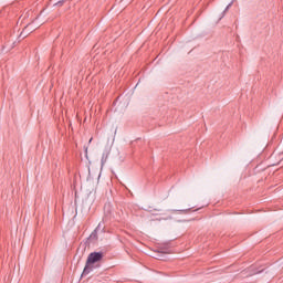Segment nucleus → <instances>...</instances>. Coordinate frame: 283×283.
<instances>
[{
	"mask_svg": "<svg viewBox=\"0 0 283 283\" xmlns=\"http://www.w3.org/2000/svg\"><path fill=\"white\" fill-rule=\"evenodd\" d=\"M103 258V252H92L91 254H88L82 275H90V273L94 271V264H96V262H101Z\"/></svg>",
	"mask_w": 283,
	"mask_h": 283,
	"instance_id": "1",
	"label": "nucleus"
},
{
	"mask_svg": "<svg viewBox=\"0 0 283 283\" xmlns=\"http://www.w3.org/2000/svg\"><path fill=\"white\" fill-rule=\"evenodd\" d=\"M90 143H92V138L90 139Z\"/></svg>",
	"mask_w": 283,
	"mask_h": 283,
	"instance_id": "5",
	"label": "nucleus"
},
{
	"mask_svg": "<svg viewBox=\"0 0 283 283\" xmlns=\"http://www.w3.org/2000/svg\"><path fill=\"white\" fill-rule=\"evenodd\" d=\"M229 8H231V4H229V6L226 8V10H229Z\"/></svg>",
	"mask_w": 283,
	"mask_h": 283,
	"instance_id": "4",
	"label": "nucleus"
},
{
	"mask_svg": "<svg viewBox=\"0 0 283 283\" xmlns=\"http://www.w3.org/2000/svg\"><path fill=\"white\" fill-rule=\"evenodd\" d=\"M108 156H109V153H106V155H103L102 163H106Z\"/></svg>",
	"mask_w": 283,
	"mask_h": 283,
	"instance_id": "2",
	"label": "nucleus"
},
{
	"mask_svg": "<svg viewBox=\"0 0 283 283\" xmlns=\"http://www.w3.org/2000/svg\"><path fill=\"white\" fill-rule=\"evenodd\" d=\"M30 30H32V27L27 25V27L24 28L23 32L28 33V32H30Z\"/></svg>",
	"mask_w": 283,
	"mask_h": 283,
	"instance_id": "3",
	"label": "nucleus"
}]
</instances>
